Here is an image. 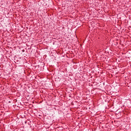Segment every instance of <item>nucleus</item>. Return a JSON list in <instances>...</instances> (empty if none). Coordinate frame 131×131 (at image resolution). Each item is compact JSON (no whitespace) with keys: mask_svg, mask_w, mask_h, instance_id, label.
Wrapping results in <instances>:
<instances>
[{"mask_svg":"<svg viewBox=\"0 0 131 131\" xmlns=\"http://www.w3.org/2000/svg\"><path fill=\"white\" fill-rule=\"evenodd\" d=\"M25 123H27V122H25Z\"/></svg>","mask_w":131,"mask_h":131,"instance_id":"f257e3e1","label":"nucleus"}]
</instances>
